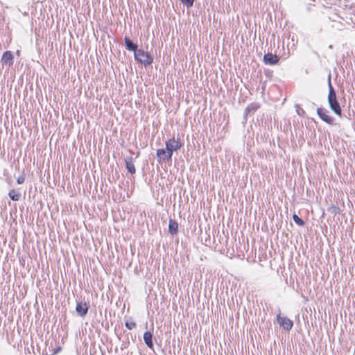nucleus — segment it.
I'll return each mask as SVG.
<instances>
[{
	"label": "nucleus",
	"instance_id": "0eeeda50",
	"mask_svg": "<svg viewBox=\"0 0 355 355\" xmlns=\"http://www.w3.org/2000/svg\"><path fill=\"white\" fill-rule=\"evenodd\" d=\"M14 56L11 51H5L1 57V62L3 64H7L8 66H12L13 64Z\"/></svg>",
	"mask_w": 355,
	"mask_h": 355
},
{
	"label": "nucleus",
	"instance_id": "f8f14e48",
	"mask_svg": "<svg viewBox=\"0 0 355 355\" xmlns=\"http://www.w3.org/2000/svg\"><path fill=\"white\" fill-rule=\"evenodd\" d=\"M153 335L150 331H146L144 334V340L146 345L150 349L153 348V343L152 340Z\"/></svg>",
	"mask_w": 355,
	"mask_h": 355
},
{
	"label": "nucleus",
	"instance_id": "f257e3e1",
	"mask_svg": "<svg viewBox=\"0 0 355 355\" xmlns=\"http://www.w3.org/2000/svg\"><path fill=\"white\" fill-rule=\"evenodd\" d=\"M134 56L135 60L138 63H140L145 67L150 65L153 62V58L150 55V53L141 49L135 51Z\"/></svg>",
	"mask_w": 355,
	"mask_h": 355
},
{
	"label": "nucleus",
	"instance_id": "4468645a",
	"mask_svg": "<svg viewBox=\"0 0 355 355\" xmlns=\"http://www.w3.org/2000/svg\"><path fill=\"white\" fill-rule=\"evenodd\" d=\"M8 196L13 201H18L20 198V193L15 189L10 190Z\"/></svg>",
	"mask_w": 355,
	"mask_h": 355
},
{
	"label": "nucleus",
	"instance_id": "423d86ee",
	"mask_svg": "<svg viewBox=\"0 0 355 355\" xmlns=\"http://www.w3.org/2000/svg\"><path fill=\"white\" fill-rule=\"evenodd\" d=\"M317 113L320 118L327 123L330 125L334 123V118L329 114V112L326 109L319 107L317 109Z\"/></svg>",
	"mask_w": 355,
	"mask_h": 355
},
{
	"label": "nucleus",
	"instance_id": "f03ea898",
	"mask_svg": "<svg viewBox=\"0 0 355 355\" xmlns=\"http://www.w3.org/2000/svg\"><path fill=\"white\" fill-rule=\"evenodd\" d=\"M328 102L331 109L339 116H341V108L336 98V92L329 83V92L328 94Z\"/></svg>",
	"mask_w": 355,
	"mask_h": 355
},
{
	"label": "nucleus",
	"instance_id": "dca6fc26",
	"mask_svg": "<svg viewBox=\"0 0 355 355\" xmlns=\"http://www.w3.org/2000/svg\"><path fill=\"white\" fill-rule=\"evenodd\" d=\"M125 325L126 328L130 330H132L136 327V323L132 320L126 321Z\"/></svg>",
	"mask_w": 355,
	"mask_h": 355
},
{
	"label": "nucleus",
	"instance_id": "20e7f679",
	"mask_svg": "<svg viewBox=\"0 0 355 355\" xmlns=\"http://www.w3.org/2000/svg\"><path fill=\"white\" fill-rule=\"evenodd\" d=\"M166 148L171 152L172 154L173 151H177L180 149L182 146V144L180 139H175V137L168 139L166 143Z\"/></svg>",
	"mask_w": 355,
	"mask_h": 355
},
{
	"label": "nucleus",
	"instance_id": "2eb2a0df",
	"mask_svg": "<svg viewBox=\"0 0 355 355\" xmlns=\"http://www.w3.org/2000/svg\"><path fill=\"white\" fill-rule=\"evenodd\" d=\"M293 219L295 223L299 226H303L304 225V222L297 215L293 214Z\"/></svg>",
	"mask_w": 355,
	"mask_h": 355
},
{
	"label": "nucleus",
	"instance_id": "7ed1b4c3",
	"mask_svg": "<svg viewBox=\"0 0 355 355\" xmlns=\"http://www.w3.org/2000/svg\"><path fill=\"white\" fill-rule=\"evenodd\" d=\"M159 163L166 162L171 160L173 154L166 148L157 150L156 153Z\"/></svg>",
	"mask_w": 355,
	"mask_h": 355
},
{
	"label": "nucleus",
	"instance_id": "ddd939ff",
	"mask_svg": "<svg viewBox=\"0 0 355 355\" xmlns=\"http://www.w3.org/2000/svg\"><path fill=\"white\" fill-rule=\"evenodd\" d=\"M124 41H125V47L129 51H134V53H135V51H137L138 49H137V44H135L128 37H125L124 38Z\"/></svg>",
	"mask_w": 355,
	"mask_h": 355
},
{
	"label": "nucleus",
	"instance_id": "6e6552de",
	"mask_svg": "<svg viewBox=\"0 0 355 355\" xmlns=\"http://www.w3.org/2000/svg\"><path fill=\"white\" fill-rule=\"evenodd\" d=\"M279 60V58L277 55H274L271 53H268L264 55L263 56V62L266 64H275Z\"/></svg>",
	"mask_w": 355,
	"mask_h": 355
},
{
	"label": "nucleus",
	"instance_id": "a211bd4d",
	"mask_svg": "<svg viewBox=\"0 0 355 355\" xmlns=\"http://www.w3.org/2000/svg\"><path fill=\"white\" fill-rule=\"evenodd\" d=\"M24 181H25V178L24 175H21V176L18 177L17 179V182L19 184H23L24 182Z\"/></svg>",
	"mask_w": 355,
	"mask_h": 355
},
{
	"label": "nucleus",
	"instance_id": "9d476101",
	"mask_svg": "<svg viewBox=\"0 0 355 355\" xmlns=\"http://www.w3.org/2000/svg\"><path fill=\"white\" fill-rule=\"evenodd\" d=\"M168 231L169 232L175 235L178 232V223L176 220L173 219H170L168 222Z\"/></svg>",
	"mask_w": 355,
	"mask_h": 355
},
{
	"label": "nucleus",
	"instance_id": "1a4fd4ad",
	"mask_svg": "<svg viewBox=\"0 0 355 355\" xmlns=\"http://www.w3.org/2000/svg\"><path fill=\"white\" fill-rule=\"evenodd\" d=\"M88 306L86 302L77 303L76 306V311L80 316H85L88 311Z\"/></svg>",
	"mask_w": 355,
	"mask_h": 355
},
{
	"label": "nucleus",
	"instance_id": "f3484780",
	"mask_svg": "<svg viewBox=\"0 0 355 355\" xmlns=\"http://www.w3.org/2000/svg\"><path fill=\"white\" fill-rule=\"evenodd\" d=\"M182 3L187 7H191L193 4L194 0H180Z\"/></svg>",
	"mask_w": 355,
	"mask_h": 355
},
{
	"label": "nucleus",
	"instance_id": "39448f33",
	"mask_svg": "<svg viewBox=\"0 0 355 355\" xmlns=\"http://www.w3.org/2000/svg\"><path fill=\"white\" fill-rule=\"evenodd\" d=\"M277 320L279 326L286 331H290L293 328V321L288 318L282 315L280 313L277 315Z\"/></svg>",
	"mask_w": 355,
	"mask_h": 355
},
{
	"label": "nucleus",
	"instance_id": "9b49d317",
	"mask_svg": "<svg viewBox=\"0 0 355 355\" xmlns=\"http://www.w3.org/2000/svg\"><path fill=\"white\" fill-rule=\"evenodd\" d=\"M125 165L126 168L128 169V172H130L131 174H135L136 172V169L135 167V164L133 163V159L132 157H128L125 159Z\"/></svg>",
	"mask_w": 355,
	"mask_h": 355
},
{
	"label": "nucleus",
	"instance_id": "6ab92c4d",
	"mask_svg": "<svg viewBox=\"0 0 355 355\" xmlns=\"http://www.w3.org/2000/svg\"><path fill=\"white\" fill-rule=\"evenodd\" d=\"M62 350V347H58L56 348H55L53 350V352H52V355H55L56 354H58V352H60V351Z\"/></svg>",
	"mask_w": 355,
	"mask_h": 355
}]
</instances>
